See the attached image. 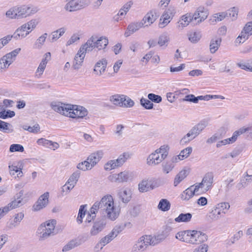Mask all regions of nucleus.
Returning a JSON list of instances; mask_svg holds the SVG:
<instances>
[{"instance_id": "2f4dec72", "label": "nucleus", "mask_w": 252, "mask_h": 252, "mask_svg": "<svg viewBox=\"0 0 252 252\" xmlns=\"http://www.w3.org/2000/svg\"><path fill=\"white\" fill-rule=\"evenodd\" d=\"M227 17V13L225 12L217 13L214 14L209 19V22L211 24H214L217 22H220Z\"/></svg>"}, {"instance_id": "09e8293b", "label": "nucleus", "mask_w": 252, "mask_h": 252, "mask_svg": "<svg viewBox=\"0 0 252 252\" xmlns=\"http://www.w3.org/2000/svg\"><path fill=\"white\" fill-rule=\"evenodd\" d=\"M75 186L71 184L70 183L68 184L67 182L62 187L61 195L62 196L67 195L72 190Z\"/></svg>"}, {"instance_id": "69168bd1", "label": "nucleus", "mask_w": 252, "mask_h": 252, "mask_svg": "<svg viewBox=\"0 0 252 252\" xmlns=\"http://www.w3.org/2000/svg\"><path fill=\"white\" fill-rule=\"evenodd\" d=\"M244 233L242 230H239L231 238L230 241L231 244H234L243 236Z\"/></svg>"}, {"instance_id": "a19ab883", "label": "nucleus", "mask_w": 252, "mask_h": 252, "mask_svg": "<svg viewBox=\"0 0 252 252\" xmlns=\"http://www.w3.org/2000/svg\"><path fill=\"white\" fill-rule=\"evenodd\" d=\"M158 208L162 211H168L170 208V203L167 199H162L159 202Z\"/></svg>"}, {"instance_id": "37998d69", "label": "nucleus", "mask_w": 252, "mask_h": 252, "mask_svg": "<svg viewBox=\"0 0 252 252\" xmlns=\"http://www.w3.org/2000/svg\"><path fill=\"white\" fill-rule=\"evenodd\" d=\"M203 96L200 95L195 97L193 94H188L183 99V101H189L197 103L199 100H203Z\"/></svg>"}, {"instance_id": "e2e57ef3", "label": "nucleus", "mask_w": 252, "mask_h": 252, "mask_svg": "<svg viewBox=\"0 0 252 252\" xmlns=\"http://www.w3.org/2000/svg\"><path fill=\"white\" fill-rule=\"evenodd\" d=\"M23 128L24 130L32 133H37L40 130V126L38 124H35L32 126H24Z\"/></svg>"}, {"instance_id": "9d476101", "label": "nucleus", "mask_w": 252, "mask_h": 252, "mask_svg": "<svg viewBox=\"0 0 252 252\" xmlns=\"http://www.w3.org/2000/svg\"><path fill=\"white\" fill-rule=\"evenodd\" d=\"M207 235L200 231L189 230V244L199 245L206 241Z\"/></svg>"}, {"instance_id": "c03bdc74", "label": "nucleus", "mask_w": 252, "mask_h": 252, "mask_svg": "<svg viewBox=\"0 0 252 252\" xmlns=\"http://www.w3.org/2000/svg\"><path fill=\"white\" fill-rule=\"evenodd\" d=\"M80 176V172L79 171H76L74 172L69 178L67 180L68 184L70 183L71 184L75 186Z\"/></svg>"}, {"instance_id": "423d86ee", "label": "nucleus", "mask_w": 252, "mask_h": 252, "mask_svg": "<svg viewBox=\"0 0 252 252\" xmlns=\"http://www.w3.org/2000/svg\"><path fill=\"white\" fill-rule=\"evenodd\" d=\"M160 186V180L151 177L143 179L138 184V190L140 192H146Z\"/></svg>"}, {"instance_id": "49530a36", "label": "nucleus", "mask_w": 252, "mask_h": 252, "mask_svg": "<svg viewBox=\"0 0 252 252\" xmlns=\"http://www.w3.org/2000/svg\"><path fill=\"white\" fill-rule=\"evenodd\" d=\"M174 167V164L170 161L163 162L162 164V171L165 174L169 173Z\"/></svg>"}, {"instance_id": "72a5a7b5", "label": "nucleus", "mask_w": 252, "mask_h": 252, "mask_svg": "<svg viewBox=\"0 0 252 252\" xmlns=\"http://www.w3.org/2000/svg\"><path fill=\"white\" fill-rule=\"evenodd\" d=\"M193 188L190 186L189 188L185 189L181 194V198L183 200H189L192 198L194 195L195 193L193 191Z\"/></svg>"}, {"instance_id": "de8ad7c7", "label": "nucleus", "mask_w": 252, "mask_h": 252, "mask_svg": "<svg viewBox=\"0 0 252 252\" xmlns=\"http://www.w3.org/2000/svg\"><path fill=\"white\" fill-rule=\"evenodd\" d=\"M201 34L198 32H190L188 34L189 40L192 43H197L201 38Z\"/></svg>"}, {"instance_id": "8fccbe9b", "label": "nucleus", "mask_w": 252, "mask_h": 252, "mask_svg": "<svg viewBox=\"0 0 252 252\" xmlns=\"http://www.w3.org/2000/svg\"><path fill=\"white\" fill-rule=\"evenodd\" d=\"M16 11V6L12 7L6 12L5 16L11 19H18Z\"/></svg>"}, {"instance_id": "7ed1b4c3", "label": "nucleus", "mask_w": 252, "mask_h": 252, "mask_svg": "<svg viewBox=\"0 0 252 252\" xmlns=\"http://www.w3.org/2000/svg\"><path fill=\"white\" fill-rule=\"evenodd\" d=\"M168 147L162 146L150 154L147 159V164L149 166H154L158 165L164 160L168 155Z\"/></svg>"}, {"instance_id": "e433bc0d", "label": "nucleus", "mask_w": 252, "mask_h": 252, "mask_svg": "<svg viewBox=\"0 0 252 252\" xmlns=\"http://www.w3.org/2000/svg\"><path fill=\"white\" fill-rule=\"evenodd\" d=\"M188 175V172L186 170H182L176 176L174 181V186L176 187L180 184Z\"/></svg>"}, {"instance_id": "f8f14e48", "label": "nucleus", "mask_w": 252, "mask_h": 252, "mask_svg": "<svg viewBox=\"0 0 252 252\" xmlns=\"http://www.w3.org/2000/svg\"><path fill=\"white\" fill-rule=\"evenodd\" d=\"M89 52L84 45H82L75 55L72 67L74 69H78L82 66L86 53Z\"/></svg>"}, {"instance_id": "680f3d73", "label": "nucleus", "mask_w": 252, "mask_h": 252, "mask_svg": "<svg viewBox=\"0 0 252 252\" xmlns=\"http://www.w3.org/2000/svg\"><path fill=\"white\" fill-rule=\"evenodd\" d=\"M192 148L190 147H187L182 150L179 154L180 156L181 157V158L184 159L187 158L192 152Z\"/></svg>"}, {"instance_id": "a18cd8bd", "label": "nucleus", "mask_w": 252, "mask_h": 252, "mask_svg": "<svg viewBox=\"0 0 252 252\" xmlns=\"http://www.w3.org/2000/svg\"><path fill=\"white\" fill-rule=\"evenodd\" d=\"M130 158V155L128 153H124L121 155L116 160V163L118 166H122L126 161Z\"/></svg>"}, {"instance_id": "13d9d810", "label": "nucleus", "mask_w": 252, "mask_h": 252, "mask_svg": "<svg viewBox=\"0 0 252 252\" xmlns=\"http://www.w3.org/2000/svg\"><path fill=\"white\" fill-rule=\"evenodd\" d=\"M123 98L122 107L130 108L134 106V102L130 98L125 95V98Z\"/></svg>"}, {"instance_id": "f03ea898", "label": "nucleus", "mask_w": 252, "mask_h": 252, "mask_svg": "<svg viewBox=\"0 0 252 252\" xmlns=\"http://www.w3.org/2000/svg\"><path fill=\"white\" fill-rule=\"evenodd\" d=\"M56 224L57 221L55 220H49L41 224L37 231L39 240H44L54 235Z\"/></svg>"}, {"instance_id": "ddd939ff", "label": "nucleus", "mask_w": 252, "mask_h": 252, "mask_svg": "<svg viewBox=\"0 0 252 252\" xmlns=\"http://www.w3.org/2000/svg\"><path fill=\"white\" fill-rule=\"evenodd\" d=\"M53 110L62 115L67 116L69 110H70L71 105L63 103L60 102H53L51 104Z\"/></svg>"}, {"instance_id": "4468645a", "label": "nucleus", "mask_w": 252, "mask_h": 252, "mask_svg": "<svg viewBox=\"0 0 252 252\" xmlns=\"http://www.w3.org/2000/svg\"><path fill=\"white\" fill-rule=\"evenodd\" d=\"M49 193L46 192L40 195L38 200L33 206V210L35 211H39L44 208L49 203Z\"/></svg>"}, {"instance_id": "412c9836", "label": "nucleus", "mask_w": 252, "mask_h": 252, "mask_svg": "<svg viewBox=\"0 0 252 252\" xmlns=\"http://www.w3.org/2000/svg\"><path fill=\"white\" fill-rule=\"evenodd\" d=\"M118 195L122 202L127 203L131 200L132 191L128 188H124L119 190Z\"/></svg>"}, {"instance_id": "79ce46f5", "label": "nucleus", "mask_w": 252, "mask_h": 252, "mask_svg": "<svg viewBox=\"0 0 252 252\" xmlns=\"http://www.w3.org/2000/svg\"><path fill=\"white\" fill-rule=\"evenodd\" d=\"M244 131H245V129H240L235 131L233 133L232 137L226 139L227 140V144H232V143H234L236 141L239 135L244 133Z\"/></svg>"}, {"instance_id": "bb28decb", "label": "nucleus", "mask_w": 252, "mask_h": 252, "mask_svg": "<svg viewBox=\"0 0 252 252\" xmlns=\"http://www.w3.org/2000/svg\"><path fill=\"white\" fill-rule=\"evenodd\" d=\"M47 33H44L39 36L35 41L33 45V48L36 50H40L44 45L47 38Z\"/></svg>"}, {"instance_id": "a878e982", "label": "nucleus", "mask_w": 252, "mask_h": 252, "mask_svg": "<svg viewBox=\"0 0 252 252\" xmlns=\"http://www.w3.org/2000/svg\"><path fill=\"white\" fill-rule=\"evenodd\" d=\"M139 240H141L142 243L145 245L147 248L150 245L155 246L158 243V239L151 235L143 236L139 238Z\"/></svg>"}, {"instance_id": "5fc2aeb1", "label": "nucleus", "mask_w": 252, "mask_h": 252, "mask_svg": "<svg viewBox=\"0 0 252 252\" xmlns=\"http://www.w3.org/2000/svg\"><path fill=\"white\" fill-rule=\"evenodd\" d=\"M209 121L207 119H203L199 123L194 126V127L200 133L201 132L208 126Z\"/></svg>"}, {"instance_id": "6ab92c4d", "label": "nucleus", "mask_w": 252, "mask_h": 252, "mask_svg": "<svg viewBox=\"0 0 252 252\" xmlns=\"http://www.w3.org/2000/svg\"><path fill=\"white\" fill-rule=\"evenodd\" d=\"M156 12L153 10L148 12L140 21L143 24V28L148 27L153 24L157 20Z\"/></svg>"}, {"instance_id": "473e14b6", "label": "nucleus", "mask_w": 252, "mask_h": 252, "mask_svg": "<svg viewBox=\"0 0 252 252\" xmlns=\"http://www.w3.org/2000/svg\"><path fill=\"white\" fill-rule=\"evenodd\" d=\"M123 97L125 98V95L115 94L110 96V101L114 105L122 107Z\"/></svg>"}, {"instance_id": "4c0bfd02", "label": "nucleus", "mask_w": 252, "mask_h": 252, "mask_svg": "<svg viewBox=\"0 0 252 252\" xmlns=\"http://www.w3.org/2000/svg\"><path fill=\"white\" fill-rule=\"evenodd\" d=\"M170 41V37L167 33H162L158 37V44L160 46H167Z\"/></svg>"}, {"instance_id": "c756f323", "label": "nucleus", "mask_w": 252, "mask_h": 252, "mask_svg": "<svg viewBox=\"0 0 252 252\" xmlns=\"http://www.w3.org/2000/svg\"><path fill=\"white\" fill-rule=\"evenodd\" d=\"M221 42V39L215 37L211 39L210 44V51L212 54L215 53L219 49Z\"/></svg>"}, {"instance_id": "aec40b11", "label": "nucleus", "mask_w": 252, "mask_h": 252, "mask_svg": "<svg viewBox=\"0 0 252 252\" xmlns=\"http://www.w3.org/2000/svg\"><path fill=\"white\" fill-rule=\"evenodd\" d=\"M143 28V24L140 21L131 22L128 26L125 32V36L128 37L137 32L140 29Z\"/></svg>"}, {"instance_id": "c9c22d12", "label": "nucleus", "mask_w": 252, "mask_h": 252, "mask_svg": "<svg viewBox=\"0 0 252 252\" xmlns=\"http://www.w3.org/2000/svg\"><path fill=\"white\" fill-rule=\"evenodd\" d=\"M175 237L182 242L189 243V230L178 232Z\"/></svg>"}, {"instance_id": "20e7f679", "label": "nucleus", "mask_w": 252, "mask_h": 252, "mask_svg": "<svg viewBox=\"0 0 252 252\" xmlns=\"http://www.w3.org/2000/svg\"><path fill=\"white\" fill-rule=\"evenodd\" d=\"M108 44V39L106 37L102 36L97 38L96 36H92L83 45L89 52L94 48H96L98 50H104Z\"/></svg>"}, {"instance_id": "b1692460", "label": "nucleus", "mask_w": 252, "mask_h": 252, "mask_svg": "<svg viewBox=\"0 0 252 252\" xmlns=\"http://www.w3.org/2000/svg\"><path fill=\"white\" fill-rule=\"evenodd\" d=\"M22 205V199L17 200L15 199L10 202L6 206L0 208V211L4 216H5L9 211L19 207Z\"/></svg>"}, {"instance_id": "2eb2a0df", "label": "nucleus", "mask_w": 252, "mask_h": 252, "mask_svg": "<svg viewBox=\"0 0 252 252\" xmlns=\"http://www.w3.org/2000/svg\"><path fill=\"white\" fill-rule=\"evenodd\" d=\"M107 65V61L105 58H102L98 61L94 65L93 73L96 76H100L106 71Z\"/></svg>"}, {"instance_id": "0e129e2a", "label": "nucleus", "mask_w": 252, "mask_h": 252, "mask_svg": "<svg viewBox=\"0 0 252 252\" xmlns=\"http://www.w3.org/2000/svg\"><path fill=\"white\" fill-rule=\"evenodd\" d=\"M116 163V160H109L104 165L105 170L109 171L119 167Z\"/></svg>"}, {"instance_id": "4d7b16f0", "label": "nucleus", "mask_w": 252, "mask_h": 252, "mask_svg": "<svg viewBox=\"0 0 252 252\" xmlns=\"http://www.w3.org/2000/svg\"><path fill=\"white\" fill-rule=\"evenodd\" d=\"M77 168L83 171L89 170L92 169L87 159L84 161L79 163L77 165Z\"/></svg>"}, {"instance_id": "39448f33", "label": "nucleus", "mask_w": 252, "mask_h": 252, "mask_svg": "<svg viewBox=\"0 0 252 252\" xmlns=\"http://www.w3.org/2000/svg\"><path fill=\"white\" fill-rule=\"evenodd\" d=\"M114 204L113 197L110 194L104 195L100 201H96L90 209L92 214H96L98 210L103 213Z\"/></svg>"}, {"instance_id": "cd10ccee", "label": "nucleus", "mask_w": 252, "mask_h": 252, "mask_svg": "<svg viewBox=\"0 0 252 252\" xmlns=\"http://www.w3.org/2000/svg\"><path fill=\"white\" fill-rule=\"evenodd\" d=\"M68 12H72L81 10L78 0H70L67 2L64 7Z\"/></svg>"}, {"instance_id": "1a4fd4ad", "label": "nucleus", "mask_w": 252, "mask_h": 252, "mask_svg": "<svg viewBox=\"0 0 252 252\" xmlns=\"http://www.w3.org/2000/svg\"><path fill=\"white\" fill-rule=\"evenodd\" d=\"M16 6L18 19L27 18L36 13L38 10L36 7L30 5H22Z\"/></svg>"}, {"instance_id": "6e6d98bb", "label": "nucleus", "mask_w": 252, "mask_h": 252, "mask_svg": "<svg viewBox=\"0 0 252 252\" xmlns=\"http://www.w3.org/2000/svg\"><path fill=\"white\" fill-rule=\"evenodd\" d=\"M147 249L145 245L142 243L141 240H139L133 247V251L134 252H143Z\"/></svg>"}, {"instance_id": "5701e85b", "label": "nucleus", "mask_w": 252, "mask_h": 252, "mask_svg": "<svg viewBox=\"0 0 252 252\" xmlns=\"http://www.w3.org/2000/svg\"><path fill=\"white\" fill-rule=\"evenodd\" d=\"M120 209L116 207L114 204L105 211L106 218L111 220H115L119 216Z\"/></svg>"}, {"instance_id": "4be33fe9", "label": "nucleus", "mask_w": 252, "mask_h": 252, "mask_svg": "<svg viewBox=\"0 0 252 252\" xmlns=\"http://www.w3.org/2000/svg\"><path fill=\"white\" fill-rule=\"evenodd\" d=\"M103 156L102 151H97L91 154L87 158V160L91 166L92 168L94 167L96 163L101 159Z\"/></svg>"}, {"instance_id": "dca6fc26", "label": "nucleus", "mask_w": 252, "mask_h": 252, "mask_svg": "<svg viewBox=\"0 0 252 252\" xmlns=\"http://www.w3.org/2000/svg\"><path fill=\"white\" fill-rule=\"evenodd\" d=\"M105 225L106 221L105 220L100 219L94 221L90 231V235L91 236L97 235L103 230Z\"/></svg>"}, {"instance_id": "c85d7f7f", "label": "nucleus", "mask_w": 252, "mask_h": 252, "mask_svg": "<svg viewBox=\"0 0 252 252\" xmlns=\"http://www.w3.org/2000/svg\"><path fill=\"white\" fill-rule=\"evenodd\" d=\"M82 243V241L80 239H74L69 241L63 248L62 251L66 252L69 251L80 245Z\"/></svg>"}, {"instance_id": "3c124183", "label": "nucleus", "mask_w": 252, "mask_h": 252, "mask_svg": "<svg viewBox=\"0 0 252 252\" xmlns=\"http://www.w3.org/2000/svg\"><path fill=\"white\" fill-rule=\"evenodd\" d=\"M122 231V229L120 226L114 227L106 237L111 241L113 240Z\"/></svg>"}, {"instance_id": "f704fd0d", "label": "nucleus", "mask_w": 252, "mask_h": 252, "mask_svg": "<svg viewBox=\"0 0 252 252\" xmlns=\"http://www.w3.org/2000/svg\"><path fill=\"white\" fill-rule=\"evenodd\" d=\"M192 218L191 214L188 213H181L179 216L175 219V221L177 222H188L190 221Z\"/></svg>"}, {"instance_id": "58836bf2", "label": "nucleus", "mask_w": 252, "mask_h": 252, "mask_svg": "<svg viewBox=\"0 0 252 252\" xmlns=\"http://www.w3.org/2000/svg\"><path fill=\"white\" fill-rule=\"evenodd\" d=\"M237 65L242 69L252 72V59L238 63Z\"/></svg>"}, {"instance_id": "603ef678", "label": "nucleus", "mask_w": 252, "mask_h": 252, "mask_svg": "<svg viewBox=\"0 0 252 252\" xmlns=\"http://www.w3.org/2000/svg\"><path fill=\"white\" fill-rule=\"evenodd\" d=\"M24 217V214L22 212L19 213L15 215L13 223H12L10 227L12 228V227H15L17 225H18L21 221L23 219Z\"/></svg>"}, {"instance_id": "9b49d317", "label": "nucleus", "mask_w": 252, "mask_h": 252, "mask_svg": "<svg viewBox=\"0 0 252 252\" xmlns=\"http://www.w3.org/2000/svg\"><path fill=\"white\" fill-rule=\"evenodd\" d=\"M70 110H69L67 117L80 119L85 117L88 114L87 110L82 106H74L71 105Z\"/></svg>"}, {"instance_id": "f257e3e1", "label": "nucleus", "mask_w": 252, "mask_h": 252, "mask_svg": "<svg viewBox=\"0 0 252 252\" xmlns=\"http://www.w3.org/2000/svg\"><path fill=\"white\" fill-rule=\"evenodd\" d=\"M38 24V21L37 19H31L16 29L13 37L16 39L25 38L36 28Z\"/></svg>"}, {"instance_id": "7c9ffc66", "label": "nucleus", "mask_w": 252, "mask_h": 252, "mask_svg": "<svg viewBox=\"0 0 252 252\" xmlns=\"http://www.w3.org/2000/svg\"><path fill=\"white\" fill-rule=\"evenodd\" d=\"M66 29L64 27H62L51 33L52 38L51 42H54L59 39L65 32Z\"/></svg>"}, {"instance_id": "f3484780", "label": "nucleus", "mask_w": 252, "mask_h": 252, "mask_svg": "<svg viewBox=\"0 0 252 252\" xmlns=\"http://www.w3.org/2000/svg\"><path fill=\"white\" fill-rule=\"evenodd\" d=\"M129 177V173L123 171L119 174H114L108 177V180L111 182L123 183L127 182Z\"/></svg>"}, {"instance_id": "338daca9", "label": "nucleus", "mask_w": 252, "mask_h": 252, "mask_svg": "<svg viewBox=\"0 0 252 252\" xmlns=\"http://www.w3.org/2000/svg\"><path fill=\"white\" fill-rule=\"evenodd\" d=\"M148 98L149 100L157 103H160L162 101V97L160 95L152 93L148 94Z\"/></svg>"}, {"instance_id": "393cba45", "label": "nucleus", "mask_w": 252, "mask_h": 252, "mask_svg": "<svg viewBox=\"0 0 252 252\" xmlns=\"http://www.w3.org/2000/svg\"><path fill=\"white\" fill-rule=\"evenodd\" d=\"M213 181L214 176L212 173H207L204 175L201 182L205 187L206 191H207L211 189Z\"/></svg>"}, {"instance_id": "6e6552de", "label": "nucleus", "mask_w": 252, "mask_h": 252, "mask_svg": "<svg viewBox=\"0 0 252 252\" xmlns=\"http://www.w3.org/2000/svg\"><path fill=\"white\" fill-rule=\"evenodd\" d=\"M21 51V48H17L12 52L6 54L0 59V71L5 70L8 68L15 60L17 55Z\"/></svg>"}, {"instance_id": "052dcab7", "label": "nucleus", "mask_w": 252, "mask_h": 252, "mask_svg": "<svg viewBox=\"0 0 252 252\" xmlns=\"http://www.w3.org/2000/svg\"><path fill=\"white\" fill-rule=\"evenodd\" d=\"M140 103L142 106L147 109H151L153 108V103L149 99L142 98L140 99Z\"/></svg>"}, {"instance_id": "a211bd4d", "label": "nucleus", "mask_w": 252, "mask_h": 252, "mask_svg": "<svg viewBox=\"0 0 252 252\" xmlns=\"http://www.w3.org/2000/svg\"><path fill=\"white\" fill-rule=\"evenodd\" d=\"M192 21V18L191 17V13H187L182 15L176 25V28L179 31H181L187 27L189 23Z\"/></svg>"}, {"instance_id": "bf43d9fd", "label": "nucleus", "mask_w": 252, "mask_h": 252, "mask_svg": "<svg viewBox=\"0 0 252 252\" xmlns=\"http://www.w3.org/2000/svg\"><path fill=\"white\" fill-rule=\"evenodd\" d=\"M24 151V147L20 144H13L9 147V152L11 153L15 152H23Z\"/></svg>"}, {"instance_id": "0eeeda50", "label": "nucleus", "mask_w": 252, "mask_h": 252, "mask_svg": "<svg viewBox=\"0 0 252 252\" xmlns=\"http://www.w3.org/2000/svg\"><path fill=\"white\" fill-rule=\"evenodd\" d=\"M229 203L224 202L216 205L208 214L209 218L212 220H217L220 219L221 214H225L230 208Z\"/></svg>"}, {"instance_id": "864d4df0", "label": "nucleus", "mask_w": 252, "mask_h": 252, "mask_svg": "<svg viewBox=\"0 0 252 252\" xmlns=\"http://www.w3.org/2000/svg\"><path fill=\"white\" fill-rule=\"evenodd\" d=\"M242 33L245 34L250 37L252 35V22H248L244 27L243 28L242 31H241Z\"/></svg>"}, {"instance_id": "ea45409f", "label": "nucleus", "mask_w": 252, "mask_h": 252, "mask_svg": "<svg viewBox=\"0 0 252 252\" xmlns=\"http://www.w3.org/2000/svg\"><path fill=\"white\" fill-rule=\"evenodd\" d=\"M198 12L200 15V19L197 21V23L199 24L204 21L208 17L209 12L208 10L203 6H200L198 8Z\"/></svg>"}, {"instance_id": "774afa93", "label": "nucleus", "mask_w": 252, "mask_h": 252, "mask_svg": "<svg viewBox=\"0 0 252 252\" xmlns=\"http://www.w3.org/2000/svg\"><path fill=\"white\" fill-rule=\"evenodd\" d=\"M225 13H227V17H231L232 20H234L237 18L238 11L235 7H233L225 11Z\"/></svg>"}]
</instances>
